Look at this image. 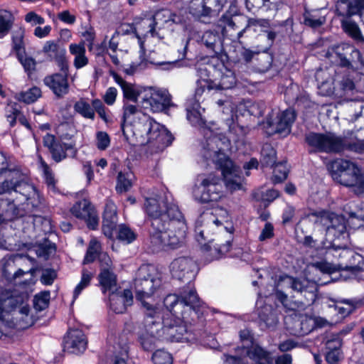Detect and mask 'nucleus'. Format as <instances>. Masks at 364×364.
Wrapping results in <instances>:
<instances>
[{"label": "nucleus", "instance_id": "1", "mask_svg": "<svg viewBox=\"0 0 364 364\" xmlns=\"http://www.w3.org/2000/svg\"><path fill=\"white\" fill-rule=\"evenodd\" d=\"M144 208L151 218L150 241L154 250L175 248L183 242L187 228L177 205L159 197L146 198Z\"/></svg>", "mask_w": 364, "mask_h": 364}, {"label": "nucleus", "instance_id": "2", "mask_svg": "<svg viewBox=\"0 0 364 364\" xmlns=\"http://www.w3.org/2000/svg\"><path fill=\"white\" fill-rule=\"evenodd\" d=\"M142 115V122L135 124L136 132L144 139L142 144H150L157 149L162 150L171 144L173 138L170 133L152 118L144 114L137 105L132 101H124L123 105V122H132L135 117Z\"/></svg>", "mask_w": 364, "mask_h": 364}, {"label": "nucleus", "instance_id": "3", "mask_svg": "<svg viewBox=\"0 0 364 364\" xmlns=\"http://www.w3.org/2000/svg\"><path fill=\"white\" fill-rule=\"evenodd\" d=\"M14 191L16 197L12 200L26 206L30 205V210L36 213L41 202L40 196L36 188L27 183L23 174L16 168L2 167L0 172V194L10 193Z\"/></svg>", "mask_w": 364, "mask_h": 364}, {"label": "nucleus", "instance_id": "4", "mask_svg": "<svg viewBox=\"0 0 364 364\" xmlns=\"http://www.w3.org/2000/svg\"><path fill=\"white\" fill-rule=\"evenodd\" d=\"M308 218L314 225L324 228L326 232V241L323 242L324 248L328 250L330 247H341V244L336 241L345 240L347 237L346 221L342 216L321 211L312 213Z\"/></svg>", "mask_w": 364, "mask_h": 364}, {"label": "nucleus", "instance_id": "5", "mask_svg": "<svg viewBox=\"0 0 364 364\" xmlns=\"http://www.w3.org/2000/svg\"><path fill=\"white\" fill-rule=\"evenodd\" d=\"M236 355H225V364H291L289 354H283L276 359L259 345H252L249 348H240Z\"/></svg>", "mask_w": 364, "mask_h": 364}, {"label": "nucleus", "instance_id": "6", "mask_svg": "<svg viewBox=\"0 0 364 364\" xmlns=\"http://www.w3.org/2000/svg\"><path fill=\"white\" fill-rule=\"evenodd\" d=\"M329 168L334 181L343 186L354 188L356 194L364 193V176L354 163L338 159L331 163Z\"/></svg>", "mask_w": 364, "mask_h": 364}, {"label": "nucleus", "instance_id": "7", "mask_svg": "<svg viewBox=\"0 0 364 364\" xmlns=\"http://www.w3.org/2000/svg\"><path fill=\"white\" fill-rule=\"evenodd\" d=\"M204 140L201 142L200 154L208 162H213L220 167L230 159L225 154L229 149V141L222 134L214 133L210 129H205Z\"/></svg>", "mask_w": 364, "mask_h": 364}, {"label": "nucleus", "instance_id": "8", "mask_svg": "<svg viewBox=\"0 0 364 364\" xmlns=\"http://www.w3.org/2000/svg\"><path fill=\"white\" fill-rule=\"evenodd\" d=\"M193 193L201 203L218 201L224 196L221 180L213 174L198 176Z\"/></svg>", "mask_w": 364, "mask_h": 364}, {"label": "nucleus", "instance_id": "9", "mask_svg": "<svg viewBox=\"0 0 364 364\" xmlns=\"http://www.w3.org/2000/svg\"><path fill=\"white\" fill-rule=\"evenodd\" d=\"M161 284V281L153 267L141 266L134 283L136 299L141 301L144 306V303H146L144 299L151 297Z\"/></svg>", "mask_w": 364, "mask_h": 364}, {"label": "nucleus", "instance_id": "10", "mask_svg": "<svg viewBox=\"0 0 364 364\" xmlns=\"http://www.w3.org/2000/svg\"><path fill=\"white\" fill-rule=\"evenodd\" d=\"M305 141L311 148V152L340 153L343 146L342 137L333 133L310 132L306 134Z\"/></svg>", "mask_w": 364, "mask_h": 364}, {"label": "nucleus", "instance_id": "11", "mask_svg": "<svg viewBox=\"0 0 364 364\" xmlns=\"http://www.w3.org/2000/svg\"><path fill=\"white\" fill-rule=\"evenodd\" d=\"M224 23L223 26L222 33L224 37L230 38L232 41H240V39L245 34L249 36L250 34L257 31V28L260 26L259 21L250 18L244 28H241L236 18H229L224 17L220 21Z\"/></svg>", "mask_w": 364, "mask_h": 364}, {"label": "nucleus", "instance_id": "12", "mask_svg": "<svg viewBox=\"0 0 364 364\" xmlns=\"http://www.w3.org/2000/svg\"><path fill=\"white\" fill-rule=\"evenodd\" d=\"M141 107L153 112H161L171 106V97L166 90L149 88L141 101Z\"/></svg>", "mask_w": 364, "mask_h": 364}, {"label": "nucleus", "instance_id": "13", "mask_svg": "<svg viewBox=\"0 0 364 364\" xmlns=\"http://www.w3.org/2000/svg\"><path fill=\"white\" fill-rule=\"evenodd\" d=\"M164 339L171 342H192L196 339V333L186 323H169L168 319L164 320Z\"/></svg>", "mask_w": 364, "mask_h": 364}, {"label": "nucleus", "instance_id": "14", "mask_svg": "<svg viewBox=\"0 0 364 364\" xmlns=\"http://www.w3.org/2000/svg\"><path fill=\"white\" fill-rule=\"evenodd\" d=\"M277 287L282 289L289 288L295 292L304 294L309 302H313L316 299V285L306 279H297L285 275L279 278Z\"/></svg>", "mask_w": 364, "mask_h": 364}, {"label": "nucleus", "instance_id": "15", "mask_svg": "<svg viewBox=\"0 0 364 364\" xmlns=\"http://www.w3.org/2000/svg\"><path fill=\"white\" fill-rule=\"evenodd\" d=\"M295 119L296 113L293 109L278 112L275 117H270L267 120V127L271 129L269 134L277 133L284 136L288 135L291 132V128Z\"/></svg>", "mask_w": 364, "mask_h": 364}, {"label": "nucleus", "instance_id": "16", "mask_svg": "<svg viewBox=\"0 0 364 364\" xmlns=\"http://www.w3.org/2000/svg\"><path fill=\"white\" fill-rule=\"evenodd\" d=\"M336 242L340 243L341 247H330V249L342 250L338 255H335L341 259V262L338 264V267L340 269L349 270L355 273L364 269V259L361 255L346 248V244L341 243V240L336 241Z\"/></svg>", "mask_w": 364, "mask_h": 364}, {"label": "nucleus", "instance_id": "17", "mask_svg": "<svg viewBox=\"0 0 364 364\" xmlns=\"http://www.w3.org/2000/svg\"><path fill=\"white\" fill-rule=\"evenodd\" d=\"M232 238V232L224 228L215 239L208 240V243L203 245L202 249L212 258L219 259L230 250Z\"/></svg>", "mask_w": 364, "mask_h": 364}, {"label": "nucleus", "instance_id": "18", "mask_svg": "<svg viewBox=\"0 0 364 364\" xmlns=\"http://www.w3.org/2000/svg\"><path fill=\"white\" fill-rule=\"evenodd\" d=\"M171 301V308L176 313L174 309L181 307H186V311L193 310L197 314L199 308L201 306V301H200L196 291L194 289L189 291H183L180 297H176L175 295H169L165 299V302Z\"/></svg>", "mask_w": 364, "mask_h": 364}, {"label": "nucleus", "instance_id": "19", "mask_svg": "<svg viewBox=\"0 0 364 364\" xmlns=\"http://www.w3.org/2000/svg\"><path fill=\"white\" fill-rule=\"evenodd\" d=\"M219 168L222 171L225 187L230 193L242 188L243 177L239 166L230 159Z\"/></svg>", "mask_w": 364, "mask_h": 364}, {"label": "nucleus", "instance_id": "20", "mask_svg": "<svg viewBox=\"0 0 364 364\" xmlns=\"http://www.w3.org/2000/svg\"><path fill=\"white\" fill-rule=\"evenodd\" d=\"M227 0H191L190 13L196 16H211L218 14Z\"/></svg>", "mask_w": 364, "mask_h": 364}, {"label": "nucleus", "instance_id": "21", "mask_svg": "<svg viewBox=\"0 0 364 364\" xmlns=\"http://www.w3.org/2000/svg\"><path fill=\"white\" fill-rule=\"evenodd\" d=\"M170 271L172 276L178 280L191 279L195 277L198 267L192 259L181 257L175 259L171 263Z\"/></svg>", "mask_w": 364, "mask_h": 364}, {"label": "nucleus", "instance_id": "22", "mask_svg": "<svg viewBox=\"0 0 364 364\" xmlns=\"http://www.w3.org/2000/svg\"><path fill=\"white\" fill-rule=\"evenodd\" d=\"M285 325L291 335L304 336L314 329L315 321L306 315L295 314L285 318Z\"/></svg>", "mask_w": 364, "mask_h": 364}, {"label": "nucleus", "instance_id": "23", "mask_svg": "<svg viewBox=\"0 0 364 364\" xmlns=\"http://www.w3.org/2000/svg\"><path fill=\"white\" fill-rule=\"evenodd\" d=\"M26 215L38 217L39 215L30 210V205L21 206L8 199L0 200V220H14Z\"/></svg>", "mask_w": 364, "mask_h": 364}, {"label": "nucleus", "instance_id": "24", "mask_svg": "<svg viewBox=\"0 0 364 364\" xmlns=\"http://www.w3.org/2000/svg\"><path fill=\"white\" fill-rule=\"evenodd\" d=\"M60 70V73H53L45 77L43 82L57 97L62 98L69 92L70 86L68 79L69 65H67L65 70Z\"/></svg>", "mask_w": 364, "mask_h": 364}, {"label": "nucleus", "instance_id": "25", "mask_svg": "<svg viewBox=\"0 0 364 364\" xmlns=\"http://www.w3.org/2000/svg\"><path fill=\"white\" fill-rule=\"evenodd\" d=\"M146 308L144 318V332L150 333L151 336H156L164 339L163 326L160 312L148 303H144Z\"/></svg>", "mask_w": 364, "mask_h": 364}, {"label": "nucleus", "instance_id": "26", "mask_svg": "<svg viewBox=\"0 0 364 364\" xmlns=\"http://www.w3.org/2000/svg\"><path fill=\"white\" fill-rule=\"evenodd\" d=\"M42 53L50 61H55L60 70H66L69 65L66 58L65 48L54 41H46L42 48Z\"/></svg>", "mask_w": 364, "mask_h": 364}, {"label": "nucleus", "instance_id": "27", "mask_svg": "<svg viewBox=\"0 0 364 364\" xmlns=\"http://www.w3.org/2000/svg\"><path fill=\"white\" fill-rule=\"evenodd\" d=\"M87 341L81 330L70 329L64 339V350L70 353L80 354L87 348Z\"/></svg>", "mask_w": 364, "mask_h": 364}, {"label": "nucleus", "instance_id": "28", "mask_svg": "<svg viewBox=\"0 0 364 364\" xmlns=\"http://www.w3.org/2000/svg\"><path fill=\"white\" fill-rule=\"evenodd\" d=\"M133 304L132 292L129 289L114 290L109 294L110 309L117 314L126 311L128 306Z\"/></svg>", "mask_w": 364, "mask_h": 364}, {"label": "nucleus", "instance_id": "29", "mask_svg": "<svg viewBox=\"0 0 364 364\" xmlns=\"http://www.w3.org/2000/svg\"><path fill=\"white\" fill-rule=\"evenodd\" d=\"M196 72L200 79L197 81V88L196 89V95H200L205 89L210 90L213 89L212 85L213 80L209 79L210 70L213 68L210 65L198 63L196 64Z\"/></svg>", "mask_w": 364, "mask_h": 364}, {"label": "nucleus", "instance_id": "30", "mask_svg": "<svg viewBox=\"0 0 364 364\" xmlns=\"http://www.w3.org/2000/svg\"><path fill=\"white\" fill-rule=\"evenodd\" d=\"M336 10L343 16L355 14L364 15V0H341L338 2Z\"/></svg>", "mask_w": 364, "mask_h": 364}, {"label": "nucleus", "instance_id": "31", "mask_svg": "<svg viewBox=\"0 0 364 364\" xmlns=\"http://www.w3.org/2000/svg\"><path fill=\"white\" fill-rule=\"evenodd\" d=\"M115 82L121 87L124 98L127 101H132V102L136 103L138 97L141 93V88L134 84L125 81L119 75L114 74L113 75Z\"/></svg>", "mask_w": 364, "mask_h": 364}, {"label": "nucleus", "instance_id": "32", "mask_svg": "<svg viewBox=\"0 0 364 364\" xmlns=\"http://www.w3.org/2000/svg\"><path fill=\"white\" fill-rule=\"evenodd\" d=\"M69 51L74 56L73 65L76 69H80L86 66L89 60L85 55V43H71L69 46Z\"/></svg>", "mask_w": 364, "mask_h": 364}, {"label": "nucleus", "instance_id": "33", "mask_svg": "<svg viewBox=\"0 0 364 364\" xmlns=\"http://www.w3.org/2000/svg\"><path fill=\"white\" fill-rule=\"evenodd\" d=\"M226 123L229 127L228 136L226 137L229 141V145L231 141L235 144L242 142L247 134V129L235 122L232 118L227 119Z\"/></svg>", "mask_w": 364, "mask_h": 364}, {"label": "nucleus", "instance_id": "34", "mask_svg": "<svg viewBox=\"0 0 364 364\" xmlns=\"http://www.w3.org/2000/svg\"><path fill=\"white\" fill-rule=\"evenodd\" d=\"M347 53L348 55L344 61H343L341 66L351 67L356 69L364 67V62L358 50L350 46V47L347 48Z\"/></svg>", "mask_w": 364, "mask_h": 364}, {"label": "nucleus", "instance_id": "35", "mask_svg": "<svg viewBox=\"0 0 364 364\" xmlns=\"http://www.w3.org/2000/svg\"><path fill=\"white\" fill-rule=\"evenodd\" d=\"M187 119L193 126L202 129V133L204 132L205 129H208L205 127V122L202 117L200 107L198 104L187 109Z\"/></svg>", "mask_w": 364, "mask_h": 364}, {"label": "nucleus", "instance_id": "36", "mask_svg": "<svg viewBox=\"0 0 364 364\" xmlns=\"http://www.w3.org/2000/svg\"><path fill=\"white\" fill-rule=\"evenodd\" d=\"M94 210L95 208L90 202L85 199L76 203L70 209L74 216L82 220L87 218Z\"/></svg>", "mask_w": 364, "mask_h": 364}, {"label": "nucleus", "instance_id": "37", "mask_svg": "<svg viewBox=\"0 0 364 364\" xmlns=\"http://www.w3.org/2000/svg\"><path fill=\"white\" fill-rule=\"evenodd\" d=\"M236 83L235 76L231 70H226L225 73H223L220 80L217 82L215 79L213 81L212 85L213 89L218 90H228L233 87Z\"/></svg>", "mask_w": 364, "mask_h": 364}, {"label": "nucleus", "instance_id": "38", "mask_svg": "<svg viewBox=\"0 0 364 364\" xmlns=\"http://www.w3.org/2000/svg\"><path fill=\"white\" fill-rule=\"evenodd\" d=\"M100 282L103 287L104 291L117 290L116 276L112 270L106 269L101 272L99 275Z\"/></svg>", "mask_w": 364, "mask_h": 364}, {"label": "nucleus", "instance_id": "39", "mask_svg": "<svg viewBox=\"0 0 364 364\" xmlns=\"http://www.w3.org/2000/svg\"><path fill=\"white\" fill-rule=\"evenodd\" d=\"M188 42H186V45L183 47V51L178 52V55L175 56V58L168 61L164 62H153L150 61L151 64L156 65L161 68L163 70H171L175 68L179 67V61L185 58L186 55V48H187Z\"/></svg>", "mask_w": 364, "mask_h": 364}, {"label": "nucleus", "instance_id": "40", "mask_svg": "<svg viewBox=\"0 0 364 364\" xmlns=\"http://www.w3.org/2000/svg\"><path fill=\"white\" fill-rule=\"evenodd\" d=\"M202 43L214 53H218L220 50V37L213 31H206L202 36Z\"/></svg>", "mask_w": 364, "mask_h": 364}, {"label": "nucleus", "instance_id": "41", "mask_svg": "<svg viewBox=\"0 0 364 364\" xmlns=\"http://www.w3.org/2000/svg\"><path fill=\"white\" fill-rule=\"evenodd\" d=\"M283 0H245L248 10L259 9L262 6L269 9H277Z\"/></svg>", "mask_w": 364, "mask_h": 364}, {"label": "nucleus", "instance_id": "42", "mask_svg": "<svg viewBox=\"0 0 364 364\" xmlns=\"http://www.w3.org/2000/svg\"><path fill=\"white\" fill-rule=\"evenodd\" d=\"M23 38L24 31L21 28L14 32L12 37V49L15 51L17 57L26 53Z\"/></svg>", "mask_w": 364, "mask_h": 364}, {"label": "nucleus", "instance_id": "43", "mask_svg": "<svg viewBox=\"0 0 364 364\" xmlns=\"http://www.w3.org/2000/svg\"><path fill=\"white\" fill-rule=\"evenodd\" d=\"M133 178L131 172H119L117 176V191L120 193L128 191L132 186Z\"/></svg>", "mask_w": 364, "mask_h": 364}, {"label": "nucleus", "instance_id": "44", "mask_svg": "<svg viewBox=\"0 0 364 364\" xmlns=\"http://www.w3.org/2000/svg\"><path fill=\"white\" fill-rule=\"evenodd\" d=\"M259 316L262 321H263L266 326L268 328L274 327L277 322L278 318L274 311H272L271 306H264L259 312Z\"/></svg>", "mask_w": 364, "mask_h": 364}, {"label": "nucleus", "instance_id": "45", "mask_svg": "<svg viewBox=\"0 0 364 364\" xmlns=\"http://www.w3.org/2000/svg\"><path fill=\"white\" fill-rule=\"evenodd\" d=\"M262 163L266 166H272L276 161V151L269 144L263 145L261 150Z\"/></svg>", "mask_w": 364, "mask_h": 364}, {"label": "nucleus", "instance_id": "46", "mask_svg": "<svg viewBox=\"0 0 364 364\" xmlns=\"http://www.w3.org/2000/svg\"><path fill=\"white\" fill-rule=\"evenodd\" d=\"M12 23V14L6 10H0V38H3L9 33Z\"/></svg>", "mask_w": 364, "mask_h": 364}, {"label": "nucleus", "instance_id": "47", "mask_svg": "<svg viewBox=\"0 0 364 364\" xmlns=\"http://www.w3.org/2000/svg\"><path fill=\"white\" fill-rule=\"evenodd\" d=\"M101 245L96 239H92L90 242L86 255L84 259V263L92 262L97 257H100Z\"/></svg>", "mask_w": 364, "mask_h": 364}, {"label": "nucleus", "instance_id": "48", "mask_svg": "<svg viewBox=\"0 0 364 364\" xmlns=\"http://www.w3.org/2000/svg\"><path fill=\"white\" fill-rule=\"evenodd\" d=\"M41 96V91L37 87H33L27 91L19 94L18 99L25 103L30 104L36 102Z\"/></svg>", "mask_w": 364, "mask_h": 364}, {"label": "nucleus", "instance_id": "49", "mask_svg": "<svg viewBox=\"0 0 364 364\" xmlns=\"http://www.w3.org/2000/svg\"><path fill=\"white\" fill-rule=\"evenodd\" d=\"M350 47L348 44L337 45L331 47L327 52L329 58H338L340 59V64L342 65L343 61L348 55L347 48Z\"/></svg>", "mask_w": 364, "mask_h": 364}, {"label": "nucleus", "instance_id": "50", "mask_svg": "<svg viewBox=\"0 0 364 364\" xmlns=\"http://www.w3.org/2000/svg\"><path fill=\"white\" fill-rule=\"evenodd\" d=\"M74 109L85 118L94 119L95 112L90 105L84 100L81 99L74 105Z\"/></svg>", "mask_w": 364, "mask_h": 364}, {"label": "nucleus", "instance_id": "51", "mask_svg": "<svg viewBox=\"0 0 364 364\" xmlns=\"http://www.w3.org/2000/svg\"><path fill=\"white\" fill-rule=\"evenodd\" d=\"M240 340L244 343V344L242 346H238L235 349V354L233 355H236L237 353V350L240 348H249L252 345H257V343H255L252 342V335L250 330L248 329H243L240 331ZM225 355H230V354H224L223 355V359L224 362H225ZM232 355H230L231 356ZM225 364V363H223Z\"/></svg>", "mask_w": 364, "mask_h": 364}, {"label": "nucleus", "instance_id": "52", "mask_svg": "<svg viewBox=\"0 0 364 364\" xmlns=\"http://www.w3.org/2000/svg\"><path fill=\"white\" fill-rule=\"evenodd\" d=\"M117 207L111 200H107L103 213V222L117 223Z\"/></svg>", "mask_w": 364, "mask_h": 364}, {"label": "nucleus", "instance_id": "53", "mask_svg": "<svg viewBox=\"0 0 364 364\" xmlns=\"http://www.w3.org/2000/svg\"><path fill=\"white\" fill-rule=\"evenodd\" d=\"M154 364H173V357L168 352L159 349L156 350L151 357Z\"/></svg>", "mask_w": 364, "mask_h": 364}, {"label": "nucleus", "instance_id": "54", "mask_svg": "<svg viewBox=\"0 0 364 364\" xmlns=\"http://www.w3.org/2000/svg\"><path fill=\"white\" fill-rule=\"evenodd\" d=\"M92 278V273L85 269L82 271L81 280L76 286L73 292L74 299H75L80 295L81 291L90 284Z\"/></svg>", "mask_w": 364, "mask_h": 364}, {"label": "nucleus", "instance_id": "55", "mask_svg": "<svg viewBox=\"0 0 364 364\" xmlns=\"http://www.w3.org/2000/svg\"><path fill=\"white\" fill-rule=\"evenodd\" d=\"M50 293L43 291L35 296L33 299V306L37 311L45 309L49 303Z\"/></svg>", "mask_w": 364, "mask_h": 364}, {"label": "nucleus", "instance_id": "56", "mask_svg": "<svg viewBox=\"0 0 364 364\" xmlns=\"http://www.w3.org/2000/svg\"><path fill=\"white\" fill-rule=\"evenodd\" d=\"M343 147L341 149V152L345 150H349L356 153H364V141H356L350 142L346 138L342 137Z\"/></svg>", "mask_w": 364, "mask_h": 364}, {"label": "nucleus", "instance_id": "57", "mask_svg": "<svg viewBox=\"0 0 364 364\" xmlns=\"http://www.w3.org/2000/svg\"><path fill=\"white\" fill-rule=\"evenodd\" d=\"M342 28L351 37L355 39H359L361 37L360 31L358 25L349 20L342 21Z\"/></svg>", "mask_w": 364, "mask_h": 364}, {"label": "nucleus", "instance_id": "58", "mask_svg": "<svg viewBox=\"0 0 364 364\" xmlns=\"http://www.w3.org/2000/svg\"><path fill=\"white\" fill-rule=\"evenodd\" d=\"M17 58L27 73L30 74L36 70V60L32 57L28 56L26 53L18 56Z\"/></svg>", "mask_w": 364, "mask_h": 364}, {"label": "nucleus", "instance_id": "59", "mask_svg": "<svg viewBox=\"0 0 364 364\" xmlns=\"http://www.w3.org/2000/svg\"><path fill=\"white\" fill-rule=\"evenodd\" d=\"M274 183H280L285 180L288 175V168L284 163H279L276 164L274 171Z\"/></svg>", "mask_w": 364, "mask_h": 364}, {"label": "nucleus", "instance_id": "60", "mask_svg": "<svg viewBox=\"0 0 364 364\" xmlns=\"http://www.w3.org/2000/svg\"><path fill=\"white\" fill-rule=\"evenodd\" d=\"M156 336H151L150 333L142 332L139 336V341L142 348L145 350H151L155 347Z\"/></svg>", "mask_w": 364, "mask_h": 364}, {"label": "nucleus", "instance_id": "61", "mask_svg": "<svg viewBox=\"0 0 364 364\" xmlns=\"http://www.w3.org/2000/svg\"><path fill=\"white\" fill-rule=\"evenodd\" d=\"M117 237L122 241L130 243L135 239V235L131 229L122 225L119 227Z\"/></svg>", "mask_w": 364, "mask_h": 364}, {"label": "nucleus", "instance_id": "62", "mask_svg": "<svg viewBox=\"0 0 364 364\" xmlns=\"http://www.w3.org/2000/svg\"><path fill=\"white\" fill-rule=\"evenodd\" d=\"M326 21L325 17H318L311 14L304 15V23L311 28H316L323 25Z\"/></svg>", "mask_w": 364, "mask_h": 364}, {"label": "nucleus", "instance_id": "63", "mask_svg": "<svg viewBox=\"0 0 364 364\" xmlns=\"http://www.w3.org/2000/svg\"><path fill=\"white\" fill-rule=\"evenodd\" d=\"M315 268L323 274H331L337 270H340L338 264H333L327 262H319L314 264Z\"/></svg>", "mask_w": 364, "mask_h": 364}, {"label": "nucleus", "instance_id": "64", "mask_svg": "<svg viewBox=\"0 0 364 364\" xmlns=\"http://www.w3.org/2000/svg\"><path fill=\"white\" fill-rule=\"evenodd\" d=\"M326 346L328 350H341V338L338 335H331L326 341Z\"/></svg>", "mask_w": 364, "mask_h": 364}]
</instances>
